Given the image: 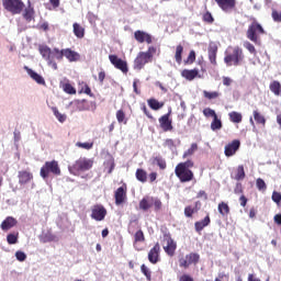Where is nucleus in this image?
Wrapping results in <instances>:
<instances>
[{
  "mask_svg": "<svg viewBox=\"0 0 281 281\" xmlns=\"http://www.w3.org/2000/svg\"><path fill=\"white\" fill-rule=\"evenodd\" d=\"M15 258L16 260H19V262H25V260H27V255H25L23 251L18 250L15 252Z\"/></svg>",
  "mask_w": 281,
  "mask_h": 281,
  "instance_id": "nucleus-49",
  "label": "nucleus"
},
{
  "mask_svg": "<svg viewBox=\"0 0 281 281\" xmlns=\"http://www.w3.org/2000/svg\"><path fill=\"white\" fill-rule=\"evenodd\" d=\"M136 179L138 181H140V183H146V181L148 179V175L146 173V171L144 169H137L136 170Z\"/></svg>",
  "mask_w": 281,
  "mask_h": 281,
  "instance_id": "nucleus-34",
  "label": "nucleus"
},
{
  "mask_svg": "<svg viewBox=\"0 0 281 281\" xmlns=\"http://www.w3.org/2000/svg\"><path fill=\"white\" fill-rule=\"evenodd\" d=\"M137 85H139V79H134L133 89H134V92H136V94L139 95V89H137Z\"/></svg>",
  "mask_w": 281,
  "mask_h": 281,
  "instance_id": "nucleus-61",
  "label": "nucleus"
},
{
  "mask_svg": "<svg viewBox=\"0 0 281 281\" xmlns=\"http://www.w3.org/2000/svg\"><path fill=\"white\" fill-rule=\"evenodd\" d=\"M109 60L116 69H120V71L128 74V64H126L124 59L117 57V55H110Z\"/></svg>",
  "mask_w": 281,
  "mask_h": 281,
  "instance_id": "nucleus-11",
  "label": "nucleus"
},
{
  "mask_svg": "<svg viewBox=\"0 0 281 281\" xmlns=\"http://www.w3.org/2000/svg\"><path fill=\"white\" fill-rule=\"evenodd\" d=\"M93 168V160L88 158H79L72 166H68L70 175H76V172H87Z\"/></svg>",
  "mask_w": 281,
  "mask_h": 281,
  "instance_id": "nucleus-2",
  "label": "nucleus"
},
{
  "mask_svg": "<svg viewBox=\"0 0 281 281\" xmlns=\"http://www.w3.org/2000/svg\"><path fill=\"white\" fill-rule=\"evenodd\" d=\"M216 54H218V44H216V42H210L209 60L212 65H216Z\"/></svg>",
  "mask_w": 281,
  "mask_h": 281,
  "instance_id": "nucleus-20",
  "label": "nucleus"
},
{
  "mask_svg": "<svg viewBox=\"0 0 281 281\" xmlns=\"http://www.w3.org/2000/svg\"><path fill=\"white\" fill-rule=\"evenodd\" d=\"M228 117L234 124H240L243 122V114L236 111L231 112Z\"/></svg>",
  "mask_w": 281,
  "mask_h": 281,
  "instance_id": "nucleus-27",
  "label": "nucleus"
},
{
  "mask_svg": "<svg viewBox=\"0 0 281 281\" xmlns=\"http://www.w3.org/2000/svg\"><path fill=\"white\" fill-rule=\"evenodd\" d=\"M165 146H166L167 148H170V149L172 150V148H175V140H172V139H170V138L166 139V140H165Z\"/></svg>",
  "mask_w": 281,
  "mask_h": 281,
  "instance_id": "nucleus-59",
  "label": "nucleus"
},
{
  "mask_svg": "<svg viewBox=\"0 0 281 281\" xmlns=\"http://www.w3.org/2000/svg\"><path fill=\"white\" fill-rule=\"evenodd\" d=\"M203 19H204V21H205L206 23H213V22H214V18L212 16V13H210V12H206V13L204 14Z\"/></svg>",
  "mask_w": 281,
  "mask_h": 281,
  "instance_id": "nucleus-57",
  "label": "nucleus"
},
{
  "mask_svg": "<svg viewBox=\"0 0 281 281\" xmlns=\"http://www.w3.org/2000/svg\"><path fill=\"white\" fill-rule=\"evenodd\" d=\"M164 240L166 245L164 246V250L166 251L167 255L169 256H175V251H177V243L175 239L170 238V236L166 235L164 237Z\"/></svg>",
  "mask_w": 281,
  "mask_h": 281,
  "instance_id": "nucleus-14",
  "label": "nucleus"
},
{
  "mask_svg": "<svg viewBox=\"0 0 281 281\" xmlns=\"http://www.w3.org/2000/svg\"><path fill=\"white\" fill-rule=\"evenodd\" d=\"M239 148H240V140L234 139L233 142L228 143L224 147V155L226 157H234V155H236V153H238Z\"/></svg>",
  "mask_w": 281,
  "mask_h": 281,
  "instance_id": "nucleus-12",
  "label": "nucleus"
},
{
  "mask_svg": "<svg viewBox=\"0 0 281 281\" xmlns=\"http://www.w3.org/2000/svg\"><path fill=\"white\" fill-rule=\"evenodd\" d=\"M215 2L226 14H229L236 8V0H215Z\"/></svg>",
  "mask_w": 281,
  "mask_h": 281,
  "instance_id": "nucleus-13",
  "label": "nucleus"
},
{
  "mask_svg": "<svg viewBox=\"0 0 281 281\" xmlns=\"http://www.w3.org/2000/svg\"><path fill=\"white\" fill-rule=\"evenodd\" d=\"M179 281H194V279L190 274H182Z\"/></svg>",
  "mask_w": 281,
  "mask_h": 281,
  "instance_id": "nucleus-60",
  "label": "nucleus"
},
{
  "mask_svg": "<svg viewBox=\"0 0 281 281\" xmlns=\"http://www.w3.org/2000/svg\"><path fill=\"white\" fill-rule=\"evenodd\" d=\"M244 47L247 49L250 54H254L256 56L258 53L256 52V47L254 44H250L249 42H244Z\"/></svg>",
  "mask_w": 281,
  "mask_h": 281,
  "instance_id": "nucleus-47",
  "label": "nucleus"
},
{
  "mask_svg": "<svg viewBox=\"0 0 281 281\" xmlns=\"http://www.w3.org/2000/svg\"><path fill=\"white\" fill-rule=\"evenodd\" d=\"M153 205H154L156 212H158V210H161V200H159L157 198H153Z\"/></svg>",
  "mask_w": 281,
  "mask_h": 281,
  "instance_id": "nucleus-55",
  "label": "nucleus"
},
{
  "mask_svg": "<svg viewBox=\"0 0 281 281\" xmlns=\"http://www.w3.org/2000/svg\"><path fill=\"white\" fill-rule=\"evenodd\" d=\"M194 214V210H192L190 206H187L184 209V215L190 218Z\"/></svg>",
  "mask_w": 281,
  "mask_h": 281,
  "instance_id": "nucleus-58",
  "label": "nucleus"
},
{
  "mask_svg": "<svg viewBox=\"0 0 281 281\" xmlns=\"http://www.w3.org/2000/svg\"><path fill=\"white\" fill-rule=\"evenodd\" d=\"M223 85L225 87H229L232 85V78L229 77H223Z\"/></svg>",
  "mask_w": 281,
  "mask_h": 281,
  "instance_id": "nucleus-64",
  "label": "nucleus"
},
{
  "mask_svg": "<svg viewBox=\"0 0 281 281\" xmlns=\"http://www.w3.org/2000/svg\"><path fill=\"white\" fill-rule=\"evenodd\" d=\"M49 173L55 176L60 175V167L58 166V161H46L45 165L41 168L40 175L43 179H47Z\"/></svg>",
  "mask_w": 281,
  "mask_h": 281,
  "instance_id": "nucleus-4",
  "label": "nucleus"
},
{
  "mask_svg": "<svg viewBox=\"0 0 281 281\" xmlns=\"http://www.w3.org/2000/svg\"><path fill=\"white\" fill-rule=\"evenodd\" d=\"M153 207V196H145L139 201V210L143 212H148Z\"/></svg>",
  "mask_w": 281,
  "mask_h": 281,
  "instance_id": "nucleus-24",
  "label": "nucleus"
},
{
  "mask_svg": "<svg viewBox=\"0 0 281 281\" xmlns=\"http://www.w3.org/2000/svg\"><path fill=\"white\" fill-rule=\"evenodd\" d=\"M23 16L26 21H29V22L32 21L34 19V8L29 5V8H26L24 11Z\"/></svg>",
  "mask_w": 281,
  "mask_h": 281,
  "instance_id": "nucleus-39",
  "label": "nucleus"
},
{
  "mask_svg": "<svg viewBox=\"0 0 281 281\" xmlns=\"http://www.w3.org/2000/svg\"><path fill=\"white\" fill-rule=\"evenodd\" d=\"M235 194H243V184L237 183L234 190Z\"/></svg>",
  "mask_w": 281,
  "mask_h": 281,
  "instance_id": "nucleus-62",
  "label": "nucleus"
},
{
  "mask_svg": "<svg viewBox=\"0 0 281 281\" xmlns=\"http://www.w3.org/2000/svg\"><path fill=\"white\" fill-rule=\"evenodd\" d=\"M116 120H117V123L119 124H122V122H124V124H126V114L124 113V111L122 110H119L116 112Z\"/></svg>",
  "mask_w": 281,
  "mask_h": 281,
  "instance_id": "nucleus-46",
  "label": "nucleus"
},
{
  "mask_svg": "<svg viewBox=\"0 0 281 281\" xmlns=\"http://www.w3.org/2000/svg\"><path fill=\"white\" fill-rule=\"evenodd\" d=\"M140 271L146 277V279L148 281L151 280V272H150V269L148 267H146V265H142L140 266Z\"/></svg>",
  "mask_w": 281,
  "mask_h": 281,
  "instance_id": "nucleus-45",
  "label": "nucleus"
},
{
  "mask_svg": "<svg viewBox=\"0 0 281 281\" xmlns=\"http://www.w3.org/2000/svg\"><path fill=\"white\" fill-rule=\"evenodd\" d=\"M52 111H53L56 120H58V122H60V124H63L67 121V115L60 113V111H58V108L53 106Z\"/></svg>",
  "mask_w": 281,
  "mask_h": 281,
  "instance_id": "nucleus-32",
  "label": "nucleus"
},
{
  "mask_svg": "<svg viewBox=\"0 0 281 281\" xmlns=\"http://www.w3.org/2000/svg\"><path fill=\"white\" fill-rule=\"evenodd\" d=\"M221 128H223V121L215 116L211 123V131H221Z\"/></svg>",
  "mask_w": 281,
  "mask_h": 281,
  "instance_id": "nucleus-33",
  "label": "nucleus"
},
{
  "mask_svg": "<svg viewBox=\"0 0 281 281\" xmlns=\"http://www.w3.org/2000/svg\"><path fill=\"white\" fill-rule=\"evenodd\" d=\"M18 179L20 186H25V183H30L34 179V176L30 171H19Z\"/></svg>",
  "mask_w": 281,
  "mask_h": 281,
  "instance_id": "nucleus-22",
  "label": "nucleus"
},
{
  "mask_svg": "<svg viewBox=\"0 0 281 281\" xmlns=\"http://www.w3.org/2000/svg\"><path fill=\"white\" fill-rule=\"evenodd\" d=\"M74 34L77 38H85V27L80 26L78 23H74Z\"/></svg>",
  "mask_w": 281,
  "mask_h": 281,
  "instance_id": "nucleus-30",
  "label": "nucleus"
},
{
  "mask_svg": "<svg viewBox=\"0 0 281 281\" xmlns=\"http://www.w3.org/2000/svg\"><path fill=\"white\" fill-rule=\"evenodd\" d=\"M182 54H183V46L178 45L176 48V63H178V65H181V60H182Z\"/></svg>",
  "mask_w": 281,
  "mask_h": 281,
  "instance_id": "nucleus-41",
  "label": "nucleus"
},
{
  "mask_svg": "<svg viewBox=\"0 0 281 281\" xmlns=\"http://www.w3.org/2000/svg\"><path fill=\"white\" fill-rule=\"evenodd\" d=\"M135 241L136 243H144V232L138 231L135 233Z\"/></svg>",
  "mask_w": 281,
  "mask_h": 281,
  "instance_id": "nucleus-54",
  "label": "nucleus"
},
{
  "mask_svg": "<svg viewBox=\"0 0 281 281\" xmlns=\"http://www.w3.org/2000/svg\"><path fill=\"white\" fill-rule=\"evenodd\" d=\"M105 78H106V72H104V70H101L99 72V82L102 85Z\"/></svg>",
  "mask_w": 281,
  "mask_h": 281,
  "instance_id": "nucleus-63",
  "label": "nucleus"
},
{
  "mask_svg": "<svg viewBox=\"0 0 281 281\" xmlns=\"http://www.w3.org/2000/svg\"><path fill=\"white\" fill-rule=\"evenodd\" d=\"M235 179L236 181H243L245 179V167L243 165L238 166Z\"/></svg>",
  "mask_w": 281,
  "mask_h": 281,
  "instance_id": "nucleus-42",
  "label": "nucleus"
},
{
  "mask_svg": "<svg viewBox=\"0 0 281 281\" xmlns=\"http://www.w3.org/2000/svg\"><path fill=\"white\" fill-rule=\"evenodd\" d=\"M240 60H243V49L240 47H235L232 54H228L224 58V63H226L227 67H238L240 65Z\"/></svg>",
  "mask_w": 281,
  "mask_h": 281,
  "instance_id": "nucleus-5",
  "label": "nucleus"
},
{
  "mask_svg": "<svg viewBox=\"0 0 281 281\" xmlns=\"http://www.w3.org/2000/svg\"><path fill=\"white\" fill-rule=\"evenodd\" d=\"M170 112L162 115L158 122L160 124V128H162V131H165V133H168V131H172V121L170 120Z\"/></svg>",
  "mask_w": 281,
  "mask_h": 281,
  "instance_id": "nucleus-16",
  "label": "nucleus"
},
{
  "mask_svg": "<svg viewBox=\"0 0 281 281\" xmlns=\"http://www.w3.org/2000/svg\"><path fill=\"white\" fill-rule=\"evenodd\" d=\"M114 199L115 205L124 204V202L127 201L126 189L124 187H120L119 189H116L114 193Z\"/></svg>",
  "mask_w": 281,
  "mask_h": 281,
  "instance_id": "nucleus-18",
  "label": "nucleus"
},
{
  "mask_svg": "<svg viewBox=\"0 0 281 281\" xmlns=\"http://www.w3.org/2000/svg\"><path fill=\"white\" fill-rule=\"evenodd\" d=\"M194 60H196V53L194 50H191L189 53V56H188L186 63L189 65H192V63H194Z\"/></svg>",
  "mask_w": 281,
  "mask_h": 281,
  "instance_id": "nucleus-53",
  "label": "nucleus"
},
{
  "mask_svg": "<svg viewBox=\"0 0 281 281\" xmlns=\"http://www.w3.org/2000/svg\"><path fill=\"white\" fill-rule=\"evenodd\" d=\"M147 104L153 109V111H159V109H164V103L159 102L157 99H149Z\"/></svg>",
  "mask_w": 281,
  "mask_h": 281,
  "instance_id": "nucleus-28",
  "label": "nucleus"
},
{
  "mask_svg": "<svg viewBox=\"0 0 281 281\" xmlns=\"http://www.w3.org/2000/svg\"><path fill=\"white\" fill-rule=\"evenodd\" d=\"M176 168H180L182 170H190V168H194V162L192 160H187L184 162L178 164Z\"/></svg>",
  "mask_w": 281,
  "mask_h": 281,
  "instance_id": "nucleus-38",
  "label": "nucleus"
},
{
  "mask_svg": "<svg viewBox=\"0 0 281 281\" xmlns=\"http://www.w3.org/2000/svg\"><path fill=\"white\" fill-rule=\"evenodd\" d=\"M63 89H64L65 93H69V95L76 94V88H74V86H71V83H64Z\"/></svg>",
  "mask_w": 281,
  "mask_h": 281,
  "instance_id": "nucleus-43",
  "label": "nucleus"
},
{
  "mask_svg": "<svg viewBox=\"0 0 281 281\" xmlns=\"http://www.w3.org/2000/svg\"><path fill=\"white\" fill-rule=\"evenodd\" d=\"M181 76L182 78H186V80L192 81L194 78L199 77V69H183Z\"/></svg>",
  "mask_w": 281,
  "mask_h": 281,
  "instance_id": "nucleus-23",
  "label": "nucleus"
},
{
  "mask_svg": "<svg viewBox=\"0 0 281 281\" xmlns=\"http://www.w3.org/2000/svg\"><path fill=\"white\" fill-rule=\"evenodd\" d=\"M61 58H67L69 63H78L80 60V54L71 48L61 49Z\"/></svg>",
  "mask_w": 281,
  "mask_h": 281,
  "instance_id": "nucleus-15",
  "label": "nucleus"
},
{
  "mask_svg": "<svg viewBox=\"0 0 281 281\" xmlns=\"http://www.w3.org/2000/svg\"><path fill=\"white\" fill-rule=\"evenodd\" d=\"M203 115H204L205 117H213V120H214L215 117H218V115L216 114V111H214V110H212V109H210V108H205V109L203 110Z\"/></svg>",
  "mask_w": 281,
  "mask_h": 281,
  "instance_id": "nucleus-44",
  "label": "nucleus"
},
{
  "mask_svg": "<svg viewBox=\"0 0 281 281\" xmlns=\"http://www.w3.org/2000/svg\"><path fill=\"white\" fill-rule=\"evenodd\" d=\"M260 34H265V29L260 23L258 22H252L247 30L246 36L249 41L258 45L260 43L259 36Z\"/></svg>",
  "mask_w": 281,
  "mask_h": 281,
  "instance_id": "nucleus-3",
  "label": "nucleus"
},
{
  "mask_svg": "<svg viewBox=\"0 0 281 281\" xmlns=\"http://www.w3.org/2000/svg\"><path fill=\"white\" fill-rule=\"evenodd\" d=\"M40 54L44 60H46L48 67H52V69H58L56 60H63V49H52L48 46H40Z\"/></svg>",
  "mask_w": 281,
  "mask_h": 281,
  "instance_id": "nucleus-1",
  "label": "nucleus"
},
{
  "mask_svg": "<svg viewBox=\"0 0 281 281\" xmlns=\"http://www.w3.org/2000/svg\"><path fill=\"white\" fill-rule=\"evenodd\" d=\"M159 251H161V247L159 244H156L148 252V260L151 265H157L159 262Z\"/></svg>",
  "mask_w": 281,
  "mask_h": 281,
  "instance_id": "nucleus-19",
  "label": "nucleus"
},
{
  "mask_svg": "<svg viewBox=\"0 0 281 281\" xmlns=\"http://www.w3.org/2000/svg\"><path fill=\"white\" fill-rule=\"evenodd\" d=\"M217 210L223 216H227V214H229V205H227L225 202H221L217 206Z\"/></svg>",
  "mask_w": 281,
  "mask_h": 281,
  "instance_id": "nucleus-36",
  "label": "nucleus"
},
{
  "mask_svg": "<svg viewBox=\"0 0 281 281\" xmlns=\"http://www.w3.org/2000/svg\"><path fill=\"white\" fill-rule=\"evenodd\" d=\"M78 148H83L85 150H91L93 148V143H77Z\"/></svg>",
  "mask_w": 281,
  "mask_h": 281,
  "instance_id": "nucleus-52",
  "label": "nucleus"
},
{
  "mask_svg": "<svg viewBox=\"0 0 281 281\" xmlns=\"http://www.w3.org/2000/svg\"><path fill=\"white\" fill-rule=\"evenodd\" d=\"M134 38L138 42V43H145L147 42L148 45H150V43H153V36H150V34L144 32V31H136L134 33Z\"/></svg>",
  "mask_w": 281,
  "mask_h": 281,
  "instance_id": "nucleus-21",
  "label": "nucleus"
},
{
  "mask_svg": "<svg viewBox=\"0 0 281 281\" xmlns=\"http://www.w3.org/2000/svg\"><path fill=\"white\" fill-rule=\"evenodd\" d=\"M210 225V217L206 215L203 220L195 222L194 227L195 232H203L204 227H207Z\"/></svg>",
  "mask_w": 281,
  "mask_h": 281,
  "instance_id": "nucleus-25",
  "label": "nucleus"
},
{
  "mask_svg": "<svg viewBox=\"0 0 281 281\" xmlns=\"http://www.w3.org/2000/svg\"><path fill=\"white\" fill-rule=\"evenodd\" d=\"M91 218L93 221H104L106 218V209L102 204H97L91 207Z\"/></svg>",
  "mask_w": 281,
  "mask_h": 281,
  "instance_id": "nucleus-8",
  "label": "nucleus"
},
{
  "mask_svg": "<svg viewBox=\"0 0 281 281\" xmlns=\"http://www.w3.org/2000/svg\"><path fill=\"white\" fill-rule=\"evenodd\" d=\"M24 70L26 71L27 76L34 80V82L45 86V78H43V76H41L38 72L32 70V68L27 66H24Z\"/></svg>",
  "mask_w": 281,
  "mask_h": 281,
  "instance_id": "nucleus-17",
  "label": "nucleus"
},
{
  "mask_svg": "<svg viewBox=\"0 0 281 281\" xmlns=\"http://www.w3.org/2000/svg\"><path fill=\"white\" fill-rule=\"evenodd\" d=\"M175 172L181 183H188L194 179V172L190 169H180L179 167H176Z\"/></svg>",
  "mask_w": 281,
  "mask_h": 281,
  "instance_id": "nucleus-9",
  "label": "nucleus"
},
{
  "mask_svg": "<svg viewBox=\"0 0 281 281\" xmlns=\"http://www.w3.org/2000/svg\"><path fill=\"white\" fill-rule=\"evenodd\" d=\"M256 186L260 192H262V190H267V183L265 182V180H262V178L257 179Z\"/></svg>",
  "mask_w": 281,
  "mask_h": 281,
  "instance_id": "nucleus-48",
  "label": "nucleus"
},
{
  "mask_svg": "<svg viewBox=\"0 0 281 281\" xmlns=\"http://www.w3.org/2000/svg\"><path fill=\"white\" fill-rule=\"evenodd\" d=\"M3 7L8 12H12V14H21L23 12V8L25 4L21 0H2Z\"/></svg>",
  "mask_w": 281,
  "mask_h": 281,
  "instance_id": "nucleus-6",
  "label": "nucleus"
},
{
  "mask_svg": "<svg viewBox=\"0 0 281 281\" xmlns=\"http://www.w3.org/2000/svg\"><path fill=\"white\" fill-rule=\"evenodd\" d=\"M199 150V145L196 143L191 144L190 148L187 149L183 153V159H188V157H192V155H194V153H196Z\"/></svg>",
  "mask_w": 281,
  "mask_h": 281,
  "instance_id": "nucleus-29",
  "label": "nucleus"
},
{
  "mask_svg": "<svg viewBox=\"0 0 281 281\" xmlns=\"http://www.w3.org/2000/svg\"><path fill=\"white\" fill-rule=\"evenodd\" d=\"M7 241L9 243V245H16V243H19V237H16V235L14 234H9L7 236Z\"/></svg>",
  "mask_w": 281,
  "mask_h": 281,
  "instance_id": "nucleus-51",
  "label": "nucleus"
},
{
  "mask_svg": "<svg viewBox=\"0 0 281 281\" xmlns=\"http://www.w3.org/2000/svg\"><path fill=\"white\" fill-rule=\"evenodd\" d=\"M272 201L274 203L279 204L280 201H281V193L278 192V191H273V193H272Z\"/></svg>",
  "mask_w": 281,
  "mask_h": 281,
  "instance_id": "nucleus-56",
  "label": "nucleus"
},
{
  "mask_svg": "<svg viewBox=\"0 0 281 281\" xmlns=\"http://www.w3.org/2000/svg\"><path fill=\"white\" fill-rule=\"evenodd\" d=\"M201 256L196 252H191L189 255H186L184 258L179 259L180 267H183V269H188L190 265H196L200 260Z\"/></svg>",
  "mask_w": 281,
  "mask_h": 281,
  "instance_id": "nucleus-10",
  "label": "nucleus"
},
{
  "mask_svg": "<svg viewBox=\"0 0 281 281\" xmlns=\"http://www.w3.org/2000/svg\"><path fill=\"white\" fill-rule=\"evenodd\" d=\"M14 225H16V220L12 216H9L1 223V228L11 229V227H14Z\"/></svg>",
  "mask_w": 281,
  "mask_h": 281,
  "instance_id": "nucleus-26",
  "label": "nucleus"
},
{
  "mask_svg": "<svg viewBox=\"0 0 281 281\" xmlns=\"http://www.w3.org/2000/svg\"><path fill=\"white\" fill-rule=\"evenodd\" d=\"M153 164H156L160 170H166V160L161 156L155 157Z\"/></svg>",
  "mask_w": 281,
  "mask_h": 281,
  "instance_id": "nucleus-40",
  "label": "nucleus"
},
{
  "mask_svg": "<svg viewBox=\"0 0 281 281\" xmlns=\"http://www.w3.org/2000/svg\"><path fill=\"white\" fill-rule=\"evenodd\" d=\"M280 89H281L280 81H272L270 83V91L274 93V95H280Z\"/></svg>",
  "mask_w": 281,
  "mask_h": 281,
  "instance_id": "nucleus-37",
  "label": "nucleus"
},
{
  "mask_svg": "<svg viewBox=\"0 0 281 281\" xmlns=\"http://www.w3.org/2000/svg\"><path fill=\"white\" fill-rule=\"evenodd\" d=\"M204 98H207V100H215V98L218 97V92H209L207 90L203 91Z\"/></svg>",
  "mask_w": 281,
  "mask_h": 281,
  "instance_id": "nucleus-50",
  "label": "nucleus"
},
{
  "mask_svg": "<svg viewBox=\"0 0 281 281\" xmlns=\"http://www.w3.org/2000/svg\"><path fill=\"white\" fill-rule=\"evenodd\" d=\"M252 115H254V120H255V122H257V124H262V126H265V124H267V119H265V115L260 114V112H258V110H254Z\"/></svg>",
  "mask_w": 281,
  "mask_h": 281,
  "instance_id": "nucleus-31",
  "label": "nucleus"
},
{
  "mask_svg": "<svg viewBox=\"0 0 281 281\" xmlns=\"http://www.w3.org/2000/svg\"><path fill=\"white\" fill-rule=\"evenodd\" d=\"M272 19L276 21V23L281 22V7L276 8V5L272 7Z\"/></svg>",
  "mask_w": 281,
  "mask_h": 281,
  "instance_id": "nucleus-35",
  "label": "nucleus"
},
{
  "mask_svg": "<svg viewBox=\"0 0 281 281\" xmlns=\"http://www.w3.org/2000/svg\"><path fill=\"white\" fill-rule=\"evenodd\" d=\"M150 60H153V55H150L149 53H138L137 57L134 60V69H137L138 71L144 69V66L148 65Z\"/></svg>",
  "mask_w": 281,
  "mask_h": 281,
  "instance_id": "nucleus-7",
  "label": "nucleus"
}]
</instances>
